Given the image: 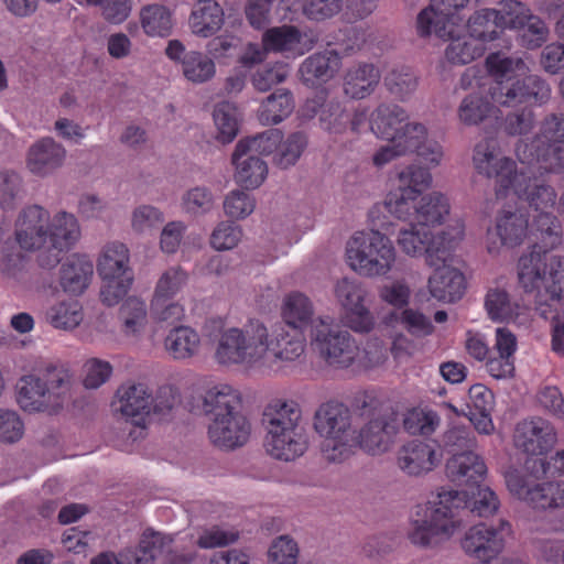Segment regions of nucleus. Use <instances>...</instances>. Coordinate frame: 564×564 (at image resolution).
I'll return each mask as SVG.
<instances>
[{
  "mask_svg": "<svg viewBox=\"0 0 564 564\" xmlns=\"http://www.w3.org/2000/svg\"><path fill=\"white\" fill-rule=\"evenodd\" d=\"M301 41L300 31L292 25L268 29L262 35V45L270 51H289Z\"/></svg>",
  "mask_w": 564,
  "mask_h": 564,
  "instance_id": "55",
  "label": "nucleus"
},
{
  "mask_svg": "<svg viewBox=\"0 0 564 564\" xmlns=\"http://www.w3.org/2000/svg\"><path fill=\"white\" fill-rule=\"evenodd\" d=\"M441 443L445 451L455 456L458 453L473 451L476 438L470 427L454 425L443 434Z\"/></svg>",
  "mask_w": 564,
  "mask_h": 564,
  "instance_id": "57",
  "label": "nucleus"
},
{
  "mask_svg": "<svg viewBox=\"0 0 564 564\" xmlns=\"http://www.w3.org/2000/svg\"><path fill=\"white\" fill-rule=\"evenodd\" d=\"M164 54L171 62L181 66L183 76L193 84H204L215 77L214 59L203 52L187 51L180 40H170Z\"/></svg>",
  "mask_w": 564,
  "mask_h": 564,
  "instance_id": "17",
  "label": "nucleus"
},
{
  "mask_svg": "<svg viewBox=\"0 0 564 564\" xmlns=\"http://www.w3.org/2000/svg\"><path fill=\"white\" fill-rule=\"evenodd\" d=\"M166 541L171 542V539L160 533H144L138 547L118 554L117 564H153L155 557L164 552Z\"/></svg>",
  "mask_w": 564,
  "mask_h": 564,
  "instance_id": "38",
  "label": "nucleus"
},
{
  "mask_svg": "<svg viewBox=\"0 0 564 564\" xmlns=\"http://www.w3.org/2000/svg\"><path fill=\"white\" fill-rule=\"evenodd\" d=\"M294 110L292 93L288 89H276L261 104L259 119L263 124H278Z\"/></svg>",
  "mask_w": 564,
  "mask_h": 564,
  "instance_id": "42",
  "label": "nucleus"
},
{
  "mask_svg": "<svg viewBox=\"0 0 564 564\" xmlns=\"http://www.w3.org/2000/svg\"><path fill=\"white\" fill-rule=\"evenodd\" d=\"M505 479L509 491L513 496L536 510L564 508L563 481L535 482L524 477L516 468L508 469Z\"/></svg>",
  "mask_w": 564,
  "mask_h": 564,
  "instance_id": "13",
  "label": "nucleus"
},
{
  "mask_svg": "<svg viewBox=\"0 0 564 564\" xmlns=\"http://www.w3.org/2000/svg\"><path fill=\"white\" fill-rule=\"evenodd\" d=\"M307 106H312L314 112L316 108H319V120L326 130L340 133L346 129L349 121V113L341 107L338 100H326L324 90L310 100Z\"/></svg>",
  "mask_w": 564,
  "mask_h": 564,
  "instance_id": "41",
  "label": "nucleus"
},
{
  "mask_svg": "<svg viewBox=\"0 0 564 564\" xmlns=\"http://www.w3.org/2000/svg\"><path fill=\"white\" fill-rule=\"evenodd\" d=\"M268 329L258 319H250L241 328L224 330L215 349V358L220 365L254 364L263 358L269 349Z\"/></svg>",
  "mask_w": 564,
  "mask_h": 564,
  "instance_id": "7",
  "label": "nucleus"
},
{
  "mask_svg": "<svg viewBox=\"0 0 564 564\" xmlns=\"http://www.w3.org/2000/svg\"><path fill=\"white\" fill-rule=\"evenodd\" d=\"M351 408L356 415L366 420L356 437L359 447L372 456L389 452L400 429V414L365 392L354 398Z\"/></svg>",
  "mask_w": 564,
  "mask_h": 564,
  "instance_id": "5",
  "label": "nucleus"
},
{
  "mask_svg": "<svg viewBox=\"0 0 564 564\" xmlns=\"http://www.w3.org/2000/svg\"><path fill=\"white\" fill-rule=\"evenodd\" d=\"M297 543L289 535L275 538L268 551L269 562L271 564H296L299 557Z\"/></svg>",
  "mask_w": 564,
  "mask_h": 564,
  "instance_id": "64",
  "label": "nucleus"
},
{
  "mask_svg": "<svg viewBox=\"0 0 564 564\" xmlns=\"http://www.w3.org/2000/svg\"><path fill=\"white\" fill-rule=\"evenodd\" d=\"M485 307L489 317L497 322L511 319L516 314V305L511 303L509 294L505 290H489L486 295Z\"/></svg>",
  "mask_w": 564,
  "mask_h": 564,
  "instance_id": "58",
  "label": "nucleus"
},
{
  "mask_svg": "<svg viewBox=\"0 0 564 564\" xmlns=\"http://www.w3.org/2000/svg\"><path fill=\"white\" fill-rule=\"evenodd\" d=\"M341 67V58L334 50L314 53L301 64V80L307 87H318L335 77Z\"/></svg>",
  "mask_w": 564,
  "mask_h": 564,
  "instance_id": "25",
  "label": "nucleus"
},
{
  "mask_svg": "<svg viewBox=\"0 0 564 564\" xmlns=\"http://www.w3.org/2000/svg\"><path fill=\"white\" fill-rule=\"evenodd\" d=\"M308 337L312 350L329 367L348 368L358 356L355 338L329 317L315 323Z\"/></svg>",
  "mask_w": 564,
  "mask_h": 564,
  "instance_id": "10",
  "label": "nucleus"
},
{
  "mask_svg": "<svg viewBox=\"0 0 564 564\" xmlns=\"http://www.w3.org/2000/svg\"><path fill=\"white\" fill-rule=\"evenodd\" d=\"M510 525L501 521L498 528L478 523L468 529L460 540L463 551L481 563H489L505 549L506 534Z\"/></svg>",
  "mask_w": 564,
  "mask_h": 564,
  "instance_id": "15",
  "label": "nucleus"
},
{
  "mask_svg": "<svg viewBox=\"0 0 564 564\" xmlns=\"http://www.w3.org/2000/svg\"><path fill=\"white\" fill-rule=\"evenodd\" d=\"M139 22L151 37H169L173 31L172 11L160 3L143 6L139 11Z\"/></svg>",
  "mask_w": 564,
  "mask_h": 564,
  "instance_id": "37",
  "label": "nucleus"
},
{
  "mask_svg": "<svg viewBox=\"0 0 564 564\" xmlns=\"http://www.w3.org/2000/svg\"><path fill=\"white\" fill-rule=\"evenodd\" d=\"M517 3L520 8L512 7V15L510 18L514 20V23L512 21L509 29L521 30L520 36L524 47L534 50L542 46L549 35L545 22L541 18L531 14L530 10L521 1L517 0Z\"/></svg>",
  "mask_w": 564,
  "mask_h": 564,
  "instance_id": "28",
  "label": "nucleus"
},
{
  "mask_svg": "<svg viewBox=\"0 0 564 564\" xmlns=\"http://www.w3.org/2000/svg\"><path fill=\"white\" fill-rule=\"evenodd\" d=\"M79 237V227L76 218L66 212L58 213L47 228V240L59 246L70 248Z\"/></svg>",
  "mask_w": 564,
  "mask_h": 564,
  "instance_id": "51",
  "label": "nucleus"
},
{
  "mask_svg": "<svg viewBox=\"0 0 564 564\" xmlns=\"http://www.w3.org/2000/svg\"><path fill=\"white\" fill-rule=\"evenodd\" d=\"M70 378L63 366L47 364L19 380L17 401L24 411L56 414L64 406Z\"/></svg>",
  "mask_w": 564,
  "mask_h": 564,
  "instance_id": "4",
  "label": "nucleus"
},
{
  "mask_svg": "<svg viewBox=\"0 0 564 564\" xmlns=\"http://www.w3.org/2000/svg\"><path fill=\"white\" fill-rule=\"evenodd\" d=\"M351 269L365 276L386 275L395 262L391 240L377 230L357 232L346 247Z\"/></svg>",
  "mask_w": 564,
  "mask_h": 564,
  "instance_id": "9",
  "label": "nucleus"
},
{
  "mask_svg": "<svg viewBox=\"0 0 564 564\" xmlns=\"http://www.w3.org/2000/svg\"><path fill=\"white\" fill-rule=\"evenodd\" d=\"M306 144L307 135L304 132L297 131L292 133L283 144L281 151L274 156V164L280 169H288L294 165Z\"/></svg>",
  "mask_w": 564,
  "mask_h": 564,
  "instance_id": "62",
  "label": "nucleus"
},
{
  "mask_svg": "<svg viewBox=\"0 0 564 564\" xmlns=\"http://www.w3.org/2000/svg\"><path fill=\"white\" fill-rule=\"evenodd\" d=\"M66 158L65 148L53 138L36 141L28 151L26 165L39 176H45L59 169Z\"/></svg>",
  "mask_w": 564,
  "mask_h": 564,
  "instance_id": "26",
  "label": "nucleus"
},
{
  "mask_svg": "<svg viewBox=\"0 0 564 564\" xmlns=\"http://www.w3.org/2000/svg\"><path fill=\"white\" fill-rule=\"evenodd\" d=\"M116 411L132 419L133 424L145 426L151 404V392L141 382L128 381L122 383L116 392Z\"/></svg>",
  "mask_w": 564,
  "mask_h": 564,
  "instance_id": "21",
  "label": "nucleus"
},
{
  "mask_svg": "<svg viewBox=\"0 0 564 564\" xmlns=\"http://www.w3.org/2000/svg\"><path fill=\"white\" fill-rule=\"evenodd\" d=\"M416 197L413 189L398 186L387 195L383 206L391 215L406 220L412 215L411 209L414 210V207L417 206V204H413Z\"/></svg>",
  "mask_w": 564,
  "mask_h": 564,
  "instance_id": "59",
  "label": "nucleus"
},
{
  "mask_svg": "<svg viewBox=\"0 0 564 564\" xmlns=\"http://www.w3.org/2000/svg\"><path fill=\"white\" fill-rule=\"evenodd\" d=\"M384 86L395 98L404 100L419 86V76L408 66L391 69L384 77Z\"/></svg>",
  "mask_w": 564,
  "mask_h": 564,
  "instance_id": "52",
  "label": "nucleus"
},
{
  "mask_svg": "<svg viewBox=\"0 0 564 564\" xmlns=\"http://www.w3.org/2000/svg\"><path fill=\"white\" fill-rule=\"evenodd\" d=\"M413 214L421 226L441 225L449 214V204L443 194L434 192L421 197Z\"/></svg>",
  "mask_w": 564,
  "mask_h": 564,
  "instance_id": "43",
  "label": "nucleus"
},
{
  "mask_svg": "<svg viewBox=\"0 0 564 564\" xmlns=\"http://www.w3.org/2000/svg\"><path fill=\"white\" fill-rule=\"evenodd\" d=\"M487 70L492 77V84H505L506 80L524 75L527 65L520 57L507 56L501 52L490 53L486 58Z\"/></svg>",
  "mask_w": 564,
  "mask_h": 564,
  "instance_id": "44",
  "label": "nucleus"
},
{
  "mask_svg": "<svg viewBox=\"0 0 564 564\" xmlns=\"http://www.w3.org/2000/svg\"><path fill=\"white\" fill-rule=\"evenodd\" d=\"M379 80V70L372 64H359L346 73L344 91L352 99H362L375 90Z\"/></svg>",
  "mask_w": 564,
  "mask_h": 564,
  "instance_id": "36",
  "label": "nucleus"
},
{
  "mask_svg": "<svg viewBox=\"0 0 564 564\" xmlns=\"http://www.w3.org/2000/svg\"><path fill=\"white\" fill-rule=\"evenodd\" d=\"M429 288L438 301L455 302L464 294L465 276L458 269L443 264L430 276Z\"/></svg>",
  "mask_w": 564,
  "mask_h": 564,
  "instance_id": "30",
  "label": "nucleus"
},
{
  "mask_svg": "<svg viewBox=\"0 0 564 564\" xmlns=\"http://www.w3.org/2000/svg\"><path fill=\"white\" fill-rule=\"evenodd\" d=\"M86 4L98 7L100 14L111 24H121L132 11V0H85Z\"/></svg>",
  "mask_w": 564,
  "mask_h": 564,
  "instance_id": "61",
  "label": "nucleus"
},
{
  "mask_svg": "<svg viewBox=\"0 0 564 564\" xmlns=\"http://www.w3.org/2000/svg\"><path fill=\"white\" fill-rule=\"evenodd\" d=\"M512 7L520 8L517 0L499 2L497 9H481L476 11L467 20L468 31L476 41L491 42L499 37L500 33L510 28L513 21Z\"/></svg>",
  "mask_w": 564,
  "mask_h": 564,
  "instance_id": "18",
  "label": "nucleus"
},
{
  "mask_svg": "<svg viewBox=\"0 0 564 564\" xmlns=\"http://www.w3.org/2000/svg\"><path fill=\"white\" fill-rule=\"evenodd\" d=\"M473 160L479 174L495 178L497 197H505L512 188L518 198L535 213L545 212L555 205V189L536 178L518 173L514 161L500 154L495 140L480 141L475 147Z\"/></svg>",
  "mask_w": 564,
  "mask_h": 564,
  "instance_id": "2",
  "label": "nucleus"
},
{
  "mask_svg": "<svg viewBox=\"0 0 564 564\" xmlns=\"http://www.w3.org/2000/svg\"><path fill=\"white\" fill-rule=\"evenodd\" d=\"M150 401L148 421L151 419L163 421L172 417L173 411L181 403V398L176 388L165 384L156 390L155 395L151 393Z\"/></svg>",
  "mask_w": 564,
  "mask_h": 564,
  "instance_id": "50",
  "label": "nucleus"
},
{
  "mask_svg": "<svg viewBox=\"0 0 564 564\" xmlns=\"http://www.w3.org/2000/svg\"><path fill=\"white\" fill-rule=\"evenodd\" d=\"M251 433V425L245 414L238 412L229 416L213 420L208 425V437L218 448L234 451L243 446Z\"/></svg>",
  "mask_w": 564,
  "mask_h": 564,
  "instance_id": "20",
  "label": "nucleus"
},
{
  "mask_svg": "<svg viewBox=\"0 0 564 564\" xmlns=\"http://www.w3.org/2000/svg\"><path fill=\"white\" fill-rule=\"evenodd\" d=\"M406 111L394 104H381L371 113L370 128L372 132L391 142L399 135L408 120Z\"/></svg>",
  "mask_w": 564,
  "mask_h": 564,
  "instance_id": "31",
  "label": "nucleus"
},
{
  "mask_svg": "<svg viewBox=\"0 0 564 564\" xmlns=\"http://www.w3.org/2000/svg\"><path fill=\"white\" fill-rule=\"evenodd\" d=\"M261 426L265 432L264 447L274 458L290 462L308 448V434L302 410L294 401L273 400L262 412Z\"/></svg>",
  "mask_w": 564,
  "mask_h": 564,
  "instance_id": "3",
  "label": "nucleus"
},
{
  "mask_svg": "<svg viewBox=\"0 0 564 564\" xmlns=\"http://www.w3.org/2000/svg\"><path fill=\"white\" fill-rule=\"evenodd\" d=\"M313 427L324 438L322 452L326 460L340 462L350 453L351 414L338 401L322 403L314 413Z\"/></svg>",
  "mask_w": 564,
  "mask_h": 564,
  "instance_id": "8",
  "label": "nucleus"
},
{
  "mask_svg": "<svg viewBox=\"0 0 564 564\" xmlns=\"http://www.w3.org/2000/svg\"><path fill=\"white\" fill-rule=\"evenodd\" d=\"M477 487L473 500H468L466 491L446 490L442 488L427 502L415 506L411 514L406 536L410 542L421 547H434L465 525L469 514L488 517L498 509V498L488 488Z\"/></svg>",
  "mask_w": 564,
  "mask_h": 564,
  "instance_id": "1",
  "label": "nucleus"
},
{
  "mask_svg": "<svg viewBox=\"0 0 564 564\" xmlns=\"http://www.w3.org/2000/svg\"><path fill=\"white\" fill-rule=\"evenodd\" d=\"M556 442L555 427L541 416L522 420L516 425L514 446L528 455H544L555 446Z\"/></svg>",
  "mask_w": 564,
  "mask_h": 564,
  "instance_id": "16",
  "label": "nucleus"
},
{
  "mask_svg": "<svg viewBox=\"0 0 564 564\" xmlns=\"http://www.w3.org/2000/svg\"><path fill=\"white\" fill-rule=\"evenodd\" d=\"M213 117L218 129L217 139L223 143L231 142L239 131L237 107L228 101L219 102L215 106Z\"/></svg>",
  "mask_w": 564,
  "mask_h": 564,
  "instance_id": "53",
  "label": "nucleus"
},
{
  "mask_svg": "<svg viewBox=\"0 0 564 564\" xmlns=\"http://www.w3.org/2000/svg\"><path fill=\"white\" fill-rule=\"evenodd\" d=\"M468 3L469 0H431V4L417 14V34L421 37L434 35L436 39L453 36L462 21L459 10Z\"/></svg>",
  "mask_w": 564,
  "mask_h": 564,
  "instance_id": "14",
  "label": "nucleus"
},
{
  "mask_svg": "<svg viewBox=\"0 0 564 564\" xmlns=\"http://www.w3.org/2000/svg\"><path fill=\"white\" fill-rule=\"evenodd\" d=\"M535 124V113L530 106H523L506 115L503 130L508 135H524L532 131Z\"/></svg>",
  "mask_w": 564,
  "mask_h": 564,
  "instance_id": "60",
  "label": "nucleus"
},
{
  "mask_svg": "<svg viewBox=\"0 0 564 564\" xmlns=\"http://www.w3.org/2000/svg\"><path fill=\"white\" fill-rule=\"evenodd\" d=\"M198 334L186 326L173 328L165 338V347L175 359L193 357L199 348Z\"/></svg>",
  "mask_w": 564,
  "mask_h": 564,
  "instance_id": "48",
  "label": "nucleus"
},
{
  "mask_svg": "<svg viewBox=\"0 0 564 564\" xmlns=\"http://www.w3.org/2000/svg\"><path fill=\"white\" fill-rule=\"evenodd\" d=\"M550 86L538 75H521L505 84H491L487 94L501 107L541 105L550 97Z\"/></svg>",
  "mask_w": 564,
  "mask_h": 564,
  "instance_id": "11",
  "label": "nucleus"
},
{
  "mask_svg": "<svg viewBox=\"0 0 564 564\" xmlns=\"http://www.w3.org/2000/svg\"><path fill=\"white\" fill-rule=\"evenodd\" d=\"M531 234L535 241L532 251H550L562 241V224L551 212H538L532 216Z\"/></svg>",
  "mask_w": 564,
  "mask_h": 564,
  "instance_id": "33",
  "label": "nucleus"
},
{
  "mask_svg": "<svg viewBox=\"0 0 564 564\" xmlns=\"http://www.w3.org/2000/svg\"><path fill=\"white\" fill-rule=\"evenodd\" d=\"M441 40L449 41L445 50V56L452 64L465 65L482 54V47L477 44L474 37L460 35L459 24H457V32L453 36Z\"/></svg>",
  "mask_w": 564,
  "mask_h": 564,
  "instance_id": "47",
  "label": "nucleus"
},
{
  "mask_svg": "<svg viewBox=\"0 0 564 564\" xmlns=\"http://www.w3.org/2000/svg\"><path fill=\"white\" fill-rule=\"evenodd\" d=\"M399 468L409 476H421L433 470L440 463L435 446L411 441L403 445L397 456Z\"/></svg>",
  "mask_w": 564,
  "mask_h": 564,
  "instance_id": "24",
  "label": "nucleus"
},
{
  "mask_svg": "<svg viewBox=\"0 0 564 564\" xmlns=\"http://www.w3.org/2000/svg\"><path fill=\"white\" fill-rule=\"evenodd\" d=\"M516 154L520 162L538 164L545 173L560 174L564 172V144L552 143L541 138H534L530 143L519 141Z\"/></svg>",
  "mask_w": 564,
  "mask_h": 564,
  "instance_id": "19",
  "label": "nucleus"
},
{
  "mask_svg": "<svg viewBox=\"0 0 564 564\" xmlns=\"http://www.w3.org/2000/svg\"><path fill=\"white\" fill-rule=\"evenodd\" d=\"M550 86L538 75H521L505 84H491L487 94L501 107L541 105L550 97Z\"/></svg>",
  "mask_w": 564,
  "mask_h": 564,
  "instance_id": "12",
  "label": "nucleus"
},
{
  "mask_svg": "<svg viewBox=\"0 0 564 564\" xmlns=\"http://www.w3.org/2000/svg\"><path fill=\"white\" fill-rule=\"evenodd\" d=\"M528 219L520 210L505 209L497 219V232L503 246L520 245L528 230Z\"/></svg>",
  "mask_w": 564,
  "mask_h": 564,
  "instance_id": "45",
  "label": "nucleus"
},
{
  "mask_svg": "<svg viewBox=\"0 0 564 564\" xmlns=\"http://www.w3.org/2000/svg\"><path fill=\"white\" fill-rule=\"evenodd\" d=\"M518 279L524 292H535L538 305L557 302L564 293V258L539 250L523 254L518 262Z\"/></svg>",
  "mask_w": 564,
  "mask_h": 564,
  "instance_id": "6",
  "label": "nucleus"
},
{
  "mask_svg": "<svg viewBox=\"0 0 564 564\" xmlns=\"http://www.w3.org/2000/svg\"><path fill=\"white\" fill-rule=\"evenodd\" d=\"M202 2L203 6L192 12L188 22L194 34L207 37L217 32L224 24V11L213 0Z\"/></svg>",
  "mask_w": 564,
  "mask_h": 564,
  "instance_id": "40",
  "label": "nucleus"
},
{
  "mask_svg": "<svg viewBox=\"0 0 564 564\" xmlns=\"http://www.w3.org/2000/svg\"><path fill=\"white\" fill-rule=\"evenodd\" d=\"M231 163L236 167V182L246 189L259 187L267 178L268 165L260 156L248 152H238V149L235 148Z\"/></svg>",
  "mask_w": 564,
  "mask_h": 564,
  "instance_id": "32",
  "label": "nucleus"
},
{
  "mask_svg": "<svg viewBox=\"0 0 564 564\" xmlns=\"http://www.w3.org/2000/svg\"><path fill=\"white\" fill-rule=\"evenodd\" d=\"M403 429L411 435L421 434L431 435L440 423V419L434 413H424L419 411H410L400 417Z\"/></svg>",
  "mask_w": 564,
  "mask_h": 564,
  "instance_id": "63",
  "label": "nucleus"
},
{
  "mask_svg": "<svg viewBox=\"0 0 564 564\" xmlns=\"http://www.w3.org/2000/svg\"><path fill=\"white\" fill-rule=\"evenodd\" d=\"M242 401L238 390L228 384H218L198 397L196 409L210 422L241 412Z\"/></svg>",
  "mask_w": 564,
  "mask_h": 564,
  "instance_id": "22",
  "label": "nucleus"
},
{
  "mask_svg": "<svg viewBox=\"0 0 564 564\" xmlns=\"http://www.w3.org/2000/svg\"><path fill=\"white\" fill-rule=\"evenodd\" d=\"M494 106L480 91L466 95L458 108L457 116L465 126H478L490 117Z\"/></svg>",
  "mask_w": 564,
  "mask_h": 564,
  "instance_id": "46",
  "label": "nucleus"
},
{
  "mask_svg": "<svg viewBox=\"0 0 564 564\" xmlns=\"http://www.w3.org/2000/svg\"><path fill=\"white\" fill-rule=\"evenodd\" d=\"M47 322L58 329H73L83 321V312L78 302H61L46 312Z\"/></svg>",
  "mask_w": 564,
  "mask_h": 564,
  "instance_id": "54",
  "label": "nucleus"
},
{
  "mask_svg": "<svg viewBox=\"0 0 564 564\" xmlns=\"http://www.w3.org/2000/svg\"><path fill=\"white\" fill-rule=\"evenodd\" d=\"M398 243L410 256L426 254V262L431 265H437L433 258L434 253H437L438 261H444V257L438 256L440 248L434 247L435 242L432 241L431 232L423 228L419 229L412 225L410 229H400ZM444 253L442 251V254Z\"/></svg>",
  "mask_w": 564,
  "mask_h": 564,
  "instance_id": "35",
  "label": "nucleus"
},
{
  "mask_svg": "<svg viewBox=\"0 0 564 564\" xmlns=\"http://www.w3.org/2000/svg\"><path fill=\"white\" fill-rule=\"evenodd\" d=\"M282 316L284 322L294 329L300 332L308 330L322 316H315L312 301L301 292H292L285 296L282 307Z\"/></svg>",
  "mask_w": 564,
  "mask_h": 564,
  "instance_id": "29",
  "label": "nucleus"
},
{
  "mask_svg": "<svg viewBox=\"0 0 564 564\" xmlns=\"http://www.w3.org/2000/svg\"><path fill=\"white\" fill-rule=\"evenodd\" d=\"M97 270L101 279L132 276L128 248L121 242L109 243L98 261Z\"/></svg>",
  "mask_w": 564,
  "mask_h": 564,
  "instance_id": "39",
  "label": "nucleus"
},
{
  "mask_svg": "<svg viewBox=\"0 0 564 564\" xmlns=\"http://www.w3.org/2000/svg\"><path fill=\"white\" fill-rule=\"evenodd\" d=\"M120 318L123 322L126 334L134 335L140 333L147 324L144 302L133 296L128 297L120 307Z\"/></svg>",
  "mask_w": 564,
  "mask_h": 564,
  "instance_id": "56",
  "label": "nucleus"
},
{
  "mask_svg": "<svg viewBox=\"0 0 564 564\" xmlns=\"http://www.w3.org/2000/svg\"><path fill=\"white\" fill-rule=\"evenodd\" d=\"M94 272V264L86 256L73 254L61 268V285L74 295L82 294L88 286Z\"/></svg>",
  "mask_w": 564,
  "mask_h": 564,
  "instance_id": "34",
  "label": "nucleus"
},
{
  "mask_svg": "<svg viewBox=\"0 0 564 564\" xmlns=\"http://www.w3.org/2000/svg\"><path fill=\"white\" fill-rule=\"evenodd\" d=\"M487 467L474 451L458 453L447 459V477L459 486H479L485 479Z\"/></svg>",
  "mask_w": 564,
  "mask_h": 564,
  "instance_id": "27",
  "label": "nucleus"
},
{
  "mask_svg": "<svg viewBox=\"0 0 564 564\" xmlns=\"http://www.w3.org/2000/svg\"><path fill=\"white\" fill-rule=\"evenodd\" d=\"M282 140V131L271 128L256 135L239 140L236 148L238 152H248L257 156L270 155L279 149Z\"/></svg>",
  "mask_w": 564,
  "mask_h": 564,
  "instance_id": "49",
  "label": "nucleus"
},
{
  "mask_svg": "<svg viewBox=\"0 0 564 564\" xmlns=\"http://www.w3.org/2000/svg\"><path fill=\"white\" fill-rule=\"evenodd\" d=\"M48 213L39 205L30 206L17 220V240L21 248L32 250L47 241Z\"/></svg>",
  "mask_w": 564,
  "mask_h": 564,
  "instance_id": "23",
  "label": "nucleus"
}]
</instances>
